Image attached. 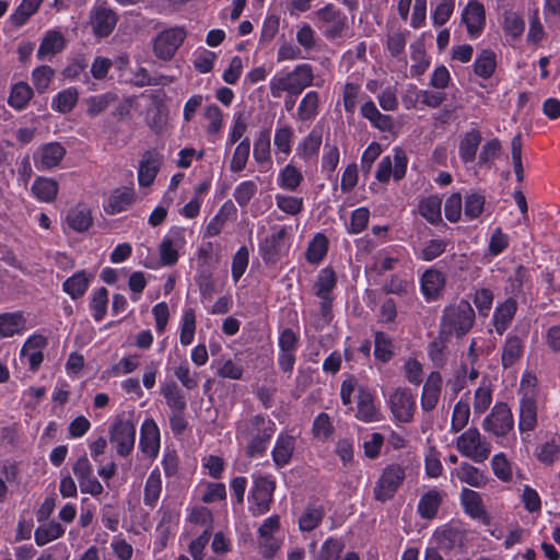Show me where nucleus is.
I'll list each match as a JSON object with an SVG mask.
<instances>
[{"mask_svg": "<svg viewBox=\"0 0 560 560\" xmlns=\"http://www.w3.org/2000/svg\"><path fill=\"white\" fill-rule=\"evenodd\" d=\"M276 431V424L269 418L255 416L237 428L236 436L247 442V453L252 457L262 455Z\"/></svg>", "mask_w": 560, "mask_h": 560, "instance_id": "nucleus-1", "label": "nucleus"}, {"mask_svg": "<svg viewBox=\"0 0 560 560\" xmlns=\"http://www.w3.org/2000/svg\"><path fill=\"white\" fill-rule=\"evenodd\" d=\"M313 70L307 63L298 65L293 70L282 69L270 79L269 90L273 97L282 93L296 96L313 82Z\"/></svg>", "mask_w": 560, "mask_h": 560, "instance_id": "nucleus-2", "label": "nucleus"}, {"mask_svg": "<svg viewBox=\"0 0 560 560\" xmlns=\"http://www.w3.org/2000/svg\"><path fill=\"white\" fill-rule=\"evenodd\" d=\"M475 312L468 301L462 300L444 308L440 325V335L444 339L460 338L472 327Z\"/></svg>", "mask_w": 560, "mask_h": 560, "instance_id": "nucleus-3", "label": "nucleus"}, {"mask_svg": "<svg viewBox=\"0 0 560 560\" xmlns=\"http://www.w3.org/2000/svg\"><path fill=\"white\" fill-rule=\"evenodd\" d=\"M385 399L395 423L406 424L413 420L417 399L409 388L397 387L389 392Z\"/></svg>", "mask_w": 560, "mask_h": 560, "instance_id": "nucleus-4", "label": "nucleus"}, {"mask_svg": "<svg viewBox=\"0 0 560 560\" xmlns=\"http://www.w3.org/2000/svg\"><path fill=\"white\" fill-rule=\"evenodd\" d=\"M187 231L174 225L164 234L159 245V256L162 266H174L184 254L187 244Z\"/></svg>", "mask_w": 560, "mask_h": 560, "instance_id": "nucleus-5", "label": "nucleus"}, {"mask_svg": "<svg viewBox=\"0 0 560 560\" xmlns=\"http://www.w3.org/2000/svg\"><path fill=\"white\" fill-rule=\"evenodd\" d=\"M458 452L476 463L486 460L490 455V444L477 429H468L456 441Z\"/></svg>", "mask_w": 560, "mask_h": 560, "instance_id": "nucleus-6", "label": "nucleus"}, {"mask_svg": "<svg viewBox=\"0 0 560 560\" xmlns=\"http://www.w3.org/2000/svg\"><path fill=\"white\" fill-rule=\"evenodd\" d=\"M275 487V479L271 476L255 478L248 497L249 511L254 516L269 511Z\"/></svg>", "mask_w": 560, "mask_h": 560, "instance_id": "nucleus-7", "label": "nucleus"}, {"mask_svg": "<svg viewBox=\"0 0 560 560\" xmlns=\"http://www.w3.org/2000/svg\"><path fill=\"white\" fill-rule=\"evenodd\" d=\"M408 158L401 148H394L390 155L383 156L377 165L376 179L388 183L390 178L398 182L406 175Z\"/></svg>", "mask_w": 560, "mask_h": 560, "instance_id": "nucleus-8", "label": "nucleus"}, {"mask_svg": "<svg viewBox=\"0 0 560 560\" xmlns=\"http://www.w3.org/2000/svg\"><path fill=\"white\" fill-rule=\"evenodd\" d=\"M136 425L124 419H117L109 429V441L117 455L126 457L130 455L136 442Z\"/></svg>", "mask_w": 560, "mask_h": 560, "instance_id": "nucleus-9", "label": "nucleus"}, {"mask_svg": "<svg viewBox=\"0 0 560 560\" xmlns=\"http://www.w3.org/2000/svg\"><path fill=\"white\" fill-rule=\"evenodd\" d=\"M404 479L405 470L400 465L390 464L386 466L374 487V498L382 502L390 500L401 486Z\"/></svg>", "mask_w": 560, "mask_h": 560, "instance_id": "nucleus-10", "label": "nucleus"}, {"mask_svg": "<svg viewBox=\"0 0 560 560\" xmlns=\"http://www.w3.org/2000/svg\"><path fill=\"white\" fill-rule=\"evenodd\" d=\"M186 35L185 28L180 26L170 27L160 32L153 43L155 56L162 60L172 59L184 43Z\"/></svg>", "mask_w": 560, "mask_h": 560, "instance_id": "nucleus-11", "label": "nucleus"}, {"mask_svg": "<svg viewBox=\"0 0 560 560\" xmlns=\"http://www.w3.org/2000/svg\"><path fill=\"white\" fill-rule=\"evenodd\" d=\"M280 528V517L271 515L267 517L258 528V545L265 558H272L281 548L283 538L277 536Z\"/></svg>", "mask_w": 560, "mask_h": 560, "instance_id": "nucleus-12", "label": "nucleus"}, {"mask_svg": "<svg viewBox=\"0 0 560 560\" xmlns=\"http://www.w3.org/2000/svg\"><path fill=\"white\" fill-rule=\"evenodd\" d=\"M316 14L318 27L328 39L342 37L346 18L332 4L318 10Z\"/></svg>", "mask_w": 560, "mask_h": 560, "instance_id": "nucleus-13", "label": "nucleus"}, {"mask_svg": "<svg viewBox=\"0 0 560 560\" xmlns=\"http://www.w3.org/2000/svg\"><path fill=\"white\" fill-rule=\"evenodd\" d=\"M47 345L48 339L43 334L31 335L20 350V360L27 364L31 371H37L44 361V349Z\"/></svg>", "mask_w": 560, "mask_h": 560, "instance_id": "nucleus-14", "label": "nucleus"}, {"mask_svg": "<svg viewBox=\"0 0 560 560\" xmlns=\"http://www.w3.org/2000/svg\"><path fill=\"white\" fill-rule=\"evenodd\" d=\"M466 530L458 522L445 524L435 529L433 540L445 550L462 549L466 541Z\"/></svg>", "mask_w": 560, "mask_h": 560, "instance_id": "nucleus-15", "label": "nucleus"}, {"mask_svg": "<svg viewBox=\"0 0 560 560\" xmlns=\"http://www.w3.org/2000/svg\"><path fill=\"white\" fill-rule=\"evenodd\" d=\"M513 423V416L508 405L499 402L483 420L482 428L497 436H503L512 430Z\"/></svg>", "mask_w": 560, "mask_h": 560, "instance_id": "nucleus-16", "label": "nucleus"}, {"mask_svg": "<svg viewBox=\"0 0 560 560\" xmlns=\"http://www.w3.org/2000/svg\"><path fill=\"white\" fill-rule=\"evenodd\" d=\"M462 22L466 26L469 38H478L486 27L483 4L477 0H469L462 11Z\"/></svg>", "mask_w": 560, "mask_h": 560, "instance_id": "nucleus-17", "label": "nucleus"}, {"mask_svg": "<svg viewBox=\"0 0 560 560\" xmlns=\"http://www.w3.org/2000/svg\"><path fill=\"white\" fill-rule=\"evenodd\" d=\"M65 147L59 142L43 144L34 153V164L39 171H49L57 167L66 155Z\"/></svg>", "mask_w": 560, "mask_h": 560, "instance_id": "nucleus-18", "label": "nucleus"}, {"mask_svg": "<svg viewBox=\"0 0 560 560\" xmlns=\"http://www.w3.org/2000/svg\"><path fill=\"white\" fill-rule=\"evenodd\" d=\"M139 446L142 453L150 458H155L160 452V429L152 418H147L141 424Z\"/></svg>", "mask_w": 560, "mask_h": 560, "instance_id": "nucleus-19", "label": "nucleus"}, {"mask_svg": "<svg viewBox=\"0 0 560 560\" xmlns=\"http://www.w3.org/2000/svg\"><path fill=\"white\" fill-rule=\"evenodd\" d=\"M163 156L155 151H147L139 163L138 183L141 187L151 186L162 166Z\"/></svg>", "mask_w": 560, "mask_h": 560, "instance_id": "nucleus-20", "label": "nucleus"}, {"mask_svg": "<svg viewBox=\"0 0 560 560\" xmlns=\"http://www.w3.org/2000/svg\"><path fill=\"white\" fill-rule=\"evenodd\" d=\"M443 378L440 372H431L427 377L421 393V408L424 411L433 410L440 400Z\"/></svg>", "mask_w": 560, "mask_h": 560, "instance_id": "nucleus-21", "label": "nucleus"}, {"mask_svg": "<svg viewBox=\"0 0 560 560\" xmlns=\"http://www.w3.org/2000/svg\"><path fill=\"white\" fill-rule=\"evenodd\" d=\"M117 23L116 14L108 8L95 7L91 15L93 33L98 37L108 36Z\"/></svg>", "mask_w": 560, "mask_h": 560, "instance_id": "nucleus-22", "label": "nucleus"}, {"mask_svg": "<svg viewBox=\"0 0 560 560\" xmlns=\"http://www.w3.org/2000/svg\"><path fill=\"white\" fill-rule=\"evenodd\" d=\"M337 283V276L332 268L325 267L316 276L314 282V293L323 300L322 308L325 311L330 302V293Z\"/></svg>", "mask_w": 560, "mask_h": 560, "instance_id": "nucleus-23", "label": "nucleus"}, {"mask_svg": "<svg viewBox=\"0 0 560 560\" xmlns=\"http://www.w3.org/2000/svg\"><path fill=\"white\" fill-rule=\"evenodd\" d=\"M295 448V438L288 432H281L272 448L271 455L277 467L287 466L293 455Z\"/></svg>", "mask_w": 560, "mask_h": 560, "instance_id": "nucleus-24", "label": "nucleus"}, {"mask_svg": "<svg viewBox=\"0 0 560 560\" xmlns=\"http://www.w3.org/2000/svg\"><path fill=\"white\" fill-rule=\"evenodd\" d=\"M66 45L63 35L57 30H49L45 33L37 50V58L40 60H50L56 54L60 52Z\"/></svg>", "mask_w": 560, "mask_h": 560, "instance_id": "nucleus-25", "label": "nucleus"}, {"mask_svg": "<svg viewBox=\"0 0 560 560\" xmlns=\"http://www.w3.org/2000/svg\"><path fill=\"white\" fill-rule=\"evenodd\" d=\"M421 291L427 301L435 300L444 289L445 277L435 269H428L421 277Z\"/></svg>", "mask_w": 560, "mask_h": 560, "instance_id": "nucleus-26", "label": "nucleus"}, {"mask_svg": "<svg viewBox=\"0 0 560 560\" xmlns=\"http://www.w3.org/2000/svg\"><path fill=\"white\" fill-rule=\"evenodd\" d=\"M27 320L22 312L0 314V338L21 335L27 329Z\"/></svg>", "mask_w": 560, "mask_h": 560, "instance_id": "nucleus-27", "label": "nucleus"}, {"mask_svg": "<svg viewBox=\"0 0 560 560\" xmlns=\"http://www.w3.org/2000/svg\"><path fill=\"white\" fill-rule=\"evenodd\" d=\"M355 417L363 422L380 420V412L374 402V396L370 389L360 387L358 394V410Z\"/></svg>", "mask_w": 560, "mask_h": 560, "instance_id": "nucleus-28", "label": "nucleus"}, {"mask_svg": "<svg viewBox=\"0 0 560 560\" xmlns=\"http://www.w3.org/2000/svg\"><path fill=\"white\" fill-rule=\"evenodd\" d=\"M135 200V190L122 187L115 189L104 205V210L108 214H117L129 208Z\"/></svg>", "mask_w": 560, "mask_h": 560, "instance_id": "nucleus-29", "label": "nucleus"}, {"mask_svg": "<svg viewBox=\"0 0 560 560\" xmlns=\"http://www.w3.org/2000/svg\"><path fill=\"white\" fill-rule=\"evenodd\" d=\"M537 424V405L535 397L523 396L520 404L518 429L521 433L530 432Z\"/></svg>", "mask_w": 560, "mask_h": 560, "instance_id": "nucleus-30", "label": "nucleus"}, {"mask_svg": "<svg viewBox=\"0 0 560 560\" xmlns=\"http://www.w3.org/2000/svg\"><path fill=\"white\" fill-rule=\"evenodd\" d=\"M517 310L516 301L512 298L498 304L493 314V326L499 335H502L510 326Z\"/></svg>", "mask_w": 560, "mask_h": 560, "instance_id": "nucleus-31", "label": "nucleus"}, {"mask_svg": "<svg viewBox=\"0 0 560 560\" xmlns=\"http://www.w3.org/2000/svg\"><path fill=\"white\" fill-rule=\"evenodd\" d=\"M460 503L465 513L470 517L478 520H485L487 517L481 495L477 491L463 488L460 492Z\"/></svg>", "mask_w": 560, "mask_h": 560, "instance_id": "nucleus-32", "label": "nucleus"}, {"mask_svg": "<svg viewBox=\"0 0 560 560\" xmlns=\"http://www.w3.org/2000/svg\"><path fill=\"white\" fill-rule=\"evenodd\" d=\"M361 115L368 119L371 125L382 131H389L393 128V119L389 115L382 114L372 100L365 101L361 108Z\"/></svg>", "mask_w": 560, "mask_h": 560, "instance_id": "nucleus-33", "label": "nucleus"}, {"mask_svg": "<svg viewBox=\"0 0 560 560\" xmlns=\"http://www.w3.org/2000/svg\"><path fill=\"white\" fill-rule=\"evenodd\" d=\"M67 225L79 233L85 232L93 223L91 211L85 206H77L70 209L66 217Z\"/></svg>", "mask_w": 560, "mask_h": 560, "instance_id": "nucleus-34", "label": "nucleus"}, {"mask_svg": "<svg viewBox=\"0 0 560 560\" xmlns=\"http://www.w3.org/2000/svg\"><path fill=\"white\" fill-rule=\"evenodd\" d=\"M445 493L436 489L425 492L419 500L418 512L423 518H433L442 503Z\"/></svg>", "mask_w": 560, "mask_h": 560, "instance_id": "nucleus-35", "label": "nucleus"}, {"mask_svg": "<svg viewBox=\"0 0 560 560\" xmlns=\"http://www.w3.org/2000/svg\"><path fill=\"white\" fill-rule=\"evenodd\" d=\"M452 478H457L460 482L470 487L480 488L486 485L485 475L468 463L460 464L451 472Z\"/></svg>", "mask_w": 560, "mask_h": 560, "instance_id": "nucleus-36", "label": "nucleus"}, {"mask_svg": "<svg viewBox=\"0 0 560 560\" xmlns=\"http://www.w3.org/2000/svg\"><path fill=\"white\" fill-rule=\"evenodd\" d=\"M343 545L334 538L324 541L318 552V560H360L358 553L350 551L341 557Z\"/></svg>", "mask_w": 560, "mask_h": 560, "instance_id": "nucleus-37", "label": "nucleus"}, {"mask_svg": "<svg viewBox=\"0 0 560 560\" xmlns=\"http://www.w3.org/2000/svg\"><path fill=\"white\" fill-rule=\"evenodd\" d=\"M91 279L92 276L86 271H78L63 282L62 289L71 299H79L86 292Z\"/></svg>", "mask_w": 560, "mask_h": 560, "instance_id": "nucleus-38", "label": "nucleus"}, {"mask_svg": "<svg viewBox=\"0 0 560 560\" xmlns=\"http://www.w3.org/2000/svg\"><path fill=\"white\" fill-rule=\"evenodd\" d=\"M161 394L173 412H183L186 409V398L175 382L164 383L161 387Z\"/></svg>", "mask_w": 560, "mask_h": 560, "instance_id": "nucleus-39", "label": "nucleus"}, {"mask_svg": "<svg viewBox=\"0 0 560 560\" xmlns=\"http://www.w3.org/2000/svg\"><path fill=\"white\" fill-rule=\"evenodd\" d=\"M329 242L323 233H316L310 241L305 258L312 265H319L327 255Z\"/></svg>", "mask_w": 560, "mask_h": 560, "instance_id": "nucleus-40", "label": "nucleus"}, {"mask_svg": "<svg viewBox=\"0 0 560 560\" xmlns=\"http://www.w3.org/2000/svg\"><path fill=\"white\" fill-rule=\"evenodd\" d=\"M481 142V135L478 130L472 129L462 136L459 140L458 153L463 162H472L476 156L477 149Z\"/></svg>", "mask_w": 560, "mask_h": 560, "instance_id": "nucleus-41", "label": "nucleus"}, {"mask_svg": "<svg viewBox=\"0 0 560 560\" xmlns=\"http://www.w3.org/2000/svg\"><path fill=\"white\" fill-rule=\"evenodd\" d=\"M34 197L42 202H51L58 194V183L48 177H37L32 186Z\"/></svg>", "mask_w": 560, "mask_h": 560, "instance_id": "nucleus-42", "label": "nucleus"}, {"mask_svg": "<svg viewBox=\"0 0 560 560\" xmlns=\"http://www.w3.org/2000/svg\"><path fill=\"white\" fill-rule=\"evenodd\" d=\"M497 68V56L490 49H482L476 57L474 62L475 73L482 78L489 79L492 77Z\"/></svg>", "mask_w": 560, "mask_h": 560, "instance_id": "nucleus-43", "label": "nucleus"}, {"mask_svg": "<svg viewBox=\"0 0 560 560\" xmlns=\"http://www.w3.org/2000/svg\"><path fill=\"white\" fill-rule=\"evenodd\" d=\"M79 92L75 88H67L57 93L51 101V108L58 113H70L77 105Z\"/></svg>", "mask_w": 560, "mask_h": 560, "instance_id": "nucleus-44", "label": "nucleus"}, {"mask_svg": "<svg viewBox=\"0 0 560 560\" xmlns=\"http://www.w3.org/2000/svg\"><path fill=\"white\" fill-rule=\"evenodd\" d=\"M65 534V527L57 522H47L39 525L34 533L35 542L45 546L60 538Z\"/></svg>", "mask_w": 560, "mask_h": 560, "instance_id": "nucleus-45", "label": "nucleus"}, {"mask_svg": "<svg viewBox=\"0 0 560 560\" xmlns=\"http://www.w3.org/2000/svg\"><path fill=\"white\" fill-rule=\"evenodd\" d=\"M162 492V477L159 468H154L147 478L144 486L143 502L145 505L154 506Z\"/></svg>", "mask_w": 560, "mask_h": 560, "instance_id": "nucleus-46", "label": "nucleus"}, {"mask_svg": "<svg viewBox=\"0 0 560 560\" xmlns=\"http://www.w3.org/2000/svg\"><path fill=\"white\" fill-rule=\"evenodd\" d=\"M303 180L301 171L292 164H287L278 174L277 185L284 190L295 191Z\"/></svg>", "mask_w": 560, "mask_h": 560, "instance_id": "nucleus-47", "label": "nucleus"}, {"mask_svg": "<svg viewBox=\"0 0 560 560\" xmlns=\"http://www.w3.org/2000/svg\"><path fill=\"white\" fill-rule=\"evenodd\" d=\"M442 200L439 196L432 195L423 198L418 206L419 213L430 223L436 224L442 221Z\"/></svg>", "mask_w": 560, "mask_h": 560, "instance_id": "nucleus-48", "label": "nucleus"}, {"mask_svg": "<svg viewBox=\"0 0 560 560\" xmlns=\"http://www.w3.org/2000/svg\"><path fill=\"white\" fill-rule=\"evenodd\" d=\"M524 352L523 341L516 336H508L502 349V364L504 368L513 365Z\"/></svg>", "mask_w": 560, "mask_h": 560, "instance_id": "nucleus-49", "label": "nucleus"}, {"mask_svg": "<svg viewBox=\"0 0 560 560\" xmlns=\"http://www.w3.org/2000/svg\"><path fill=\"white\" fill-rule=\"evenodd\" d=\"M322 144V132L313 129L298 145L296 154L308 160L317 155Z\"/></svg>", "mask_w": 560, "mask_h": 560, "instance_id": "nucleus-50", "label": "nucleus"}, {"mask_svg": "<svg viewBox=\"0 0 560 560\" xmlns=\"http://www.w3.org/2000/svg\"><path fill=\"white\" fill-rule=\"evenodd\" d=\"M325 515L324 509L320 505H307L300 518H299V528L301 532H311L315 529L320 522L323 521Z\"/></svg>", "mask_w": 560, "mask_h": 560, "instance_id": "nucleus-51", "label": "nucleus"}, {"mask_svg": "<svg viewBox=\"0 0 560 560\" xmlns=\"http://www.w3.org/2000/svg\"><path fill=\"white\" fill-rule=\"evenodd\" d=\"M108 305V291L106 288L94 289L90 296V311L95 322L104 319Z\"/></svg>", "mask_w": 560, "mask_h": 560, "instance_id": "nucleus-52", "label": "nucleus"}, {"mask_svg": "<svg viewBox=\"0 0 560 560\" xmlns=\"http://www.w3.org/2000/svg\"><path fill=\"white\" fill-rule=\"evenodd\" d=\"M196 331V314L192 308H184L179 323V341L183 346L192 343Z\"/></svg>", "mask_w": 560, "mask_h": 560, "instance_id": "nucleus-53", "label": "nucleus"}, {"mask_svg": "<svg viewBox=\"0 0 560 560\" xmlns=\"http://www.w3.org/2000/svg\"><path fill=\"white\" fill-rule=\"evenodd\" d=\"M197 491L200 495V500L205 503H214L223 501L226 498L225 486L221 482H201Z\"/></svg>", "mask_w": 560, "mask_h": 560, "instance_id": "nucleus-54", "label": "nucleus"}, {"mask_svg": "<svg viewBox=\"0 0 560 560\" xmlns=\"http://www.w3.org/2000/svg\"><path fill=\"white\" fill-rule=\"evenodd\" d=\"M410 57L412 60L411 75L419 77L423 74L430 65L423 43L417 42L410 45Z\"/></svg>", "mask_w": 560, "mask_h": 560, "instance_id": "nucleus-55", "label": "nucleus"}, {"mask_svg": "<svg viewBox=\"0 0 560 560\" xmlns=\"http://www.w3.org/2000/svg\"><path fill=\"white\" fill-rule=\"evenodd\" d=\"M212 368L215 369V374L223 378L241 380L243 377L244 369L242 364L232 359L213 361Z\"/></svg>", "mask_w": 560, "mask_h": 560, "instance_id": "nucleus-56", "label": "nucleus"}, {"mask_svg": "<svg viewBox=\"0 0 560 560\" xmlns=\"http://www.w3.org/2000/svg\"><path fill=\"white\" fill-rule=\"evenodd\" d=\"M535 455L537 459L545 465L553 464L560 455V441L553 436L541 443L536 448Z\"/></svg>", "mask_w": 560, "mask_h": 560, "instance_id": "nucleus-57", "label": "nucleus"}, {"mask_svg": "<svg viewBox=\"0 0 560 560\" xmlns=\"http://www.w3.org/2000/svg\"><path fill=\"white\" fill-rule=\"evenodd\" d=\"M492 385L483 378L475 392L474 410L476 413H483L492 402Z\"/></svg>", "mask_w": 560, "mask_h": 560, "instance_id": "nucleus-58", "label": "nucleus"}, {"mask_svg": "<svg viewBox=\"0 0 560 560\" xmlns=\"http://www.w3.org/2000/svg\"><path fill=\"white\" fill-rule=\"evenodd\" d=\"M250 153V140L245 137L241 140L233 152L230 170L234 173L241 172L245 168Z\"/></svg>", "mask_w": 560, "mask_h": 560, "instance_id": "nucleus-59", "label": "nucleus"}, {"mask_svg": "<svg viewBox=\"0 0 560 560\" xmlns=\"http://www.w3.org/2000/svg\"><path fill=\"white\" fill-rule=\"evenodd\" d=\"M115 101L112 93H104L85 98L86 113L90 117L94 118L103 114Z\"/></svg>", "mask_w": 560, "mask_h": 560, "instance_id": "nucleus-60", "label": "nucleus"}, {"mask_svg": "<svg viewBox=\"0 0 560 560\" xmlns=\"http://www.w3.org/2000/svg\"><path fill=\"white\" fill-rule=\"evenodd\" d=\"M319 96L315 91L307 92L302 98L299 108L298 116L301 120H311L315 118L318 113Z\"/></svg>", "mask_w": 560, "mask_h": 560, "instance_id": "nucleus-61", "label": "nucleus"}, {"mask_svg": "<svg viewBox=\"0 0 560 560\" xmlns=\"http://www.w3.org/2000/svg\"><path fill=\"white\" fill-rule=\"evenodd\" d=\"M293 139V129L287 125H279L275 131L273 143L277 153H282L287 158L291 152V143Z\"/></svg>", "mask_w": 560, "mask_h": 560, "instance_id": "nucleus-62", "label": "nucleus"}, {"mask_svg": "<svg viewBox=\"0 0 560 560\" xmlns=\"http://www.w3.org/2000/svg\"><path fill=\"white\" fill-rule=\"evenodd\" d=\"M32 95L33 92L28 84L23 82L16 83L11 90L9 104L15 109H23L32 98Z\"/></svg>", "mask_w": 560, "mask_h": 560, "instance_id": "nucleus-63", "label": "nucleus"}, {"mask_svg": "<svg viewBox=\"0 0 560 560\" xmlns=\"http://www.w3.org/2000/svg\"><path fill=\"white\" fill-rule=\"evenodd\" d=\"M446 249V242L443 240H430L416 250V256L424 261H431L441 256Z\"/></svg>", "mask_w": 560, "mask_h": 560, "instance_id": "nucleus-64", "label": "nucleus"}]
</instances>
